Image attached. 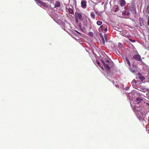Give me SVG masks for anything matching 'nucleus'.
<instances>
[{
	"mask_svg": "<svg viewBox=\"0 0 149 149\" xmlns=\"http://www.w3.org/2000/svg\"><path fill=\"white\" fill-rule=\"evenodd\" d=\"M105 40L106 41H107V38H104Z\"/></svg>",
	"mask_w": 149,
	"mask_h": 149,
	"instance_id": "7c9ffc66",
	"label": "nucleus"
},
{
	"mask_svg": "<svg viewBox=\"0 0 149 149\" xmlns=\"http://www.w3.org/2000/svg\"><path fill=\"white\" fill-rule=\"evenodd\" d=\"M68 11L71 14H73V13L74 12L73 10L70 8H69L68 9Z\"/></svg>",
	"mask_w": 149,
	"mask_h": 149,
	"instance_id": "ddd939ff",
	"label": "nucleus"
},
{
	"mask_svg": "<svg viewBox=\"0 0 149 149\" xmlns=\"http://www.w3.org/2000/svg\"><path fill=\"white\" fill-rule=\"evenodd\" d=\"M101 38L102 40L103 41L104 43V38Z\"/></svg>",
	"mask_w": 149,
	"mask_h": 149,
	"instance_id": "bb28decb",
	"label": "nucleus"
},
{
	"mask_svg": "<svg viewBox=\"0 0 149 149\" xmlns=\"http://www.w3.org/2000/svg\"><path fill=\"white\" fill-rule=\"evenodd\" d=\"M120 4L122 7L125 6L126 3L125 1L124 0H120Z\"/></svg>",
	"mask_w": 149,
	"mask_h": 149,
	"instance_id": "1a4fd4ad",
	"label": "nucleus"
},
{
	"mask_svg": "<svg viewBox=\"0 0 149 149\" xmlns=\"http://www.w3.org/2000/svg\"><path fill=\"white\" fill-rule=\"evenodd\" d=\"M136 101L137 102V104H139L141 103H144V100L140 97H138L136 98Z\"/></svg>",
	"mask_w": 149,
	"mask_h": 149,
	"instance_id": "39448f33",
	"label": "nucleus"
},
{
	"mask_svg": "<svg viewBox=\"0 0 149 149\" xmlns=\"http://www.w3.org/2000/svg\"><path fill=\"white\" fill-rule=\"evenodd\" d=\"M127 64L129 65V66H130V62L129 60L127 57H126L125 58Z\"/></svg>",
	"mask_w": 149,
	"mask_h": 149,
	"instance_id": "f8f14e48",
	"label": "nucleus"
},
{
	"mask_svg": "<svg viewBox=\"0 0 149 149\" xmlns=\"http://www.w3.org/2000/svg\"><path fill=\"white\" fill-rule=\"evenodd\" d=\"M138 76H139V78L141 79V81L143 82H144V81L145 80V78L139 72L138 74Z\"/></svg>",
	"mask_w": 149,
	"mask_h": 149,
	"instance_id": "6e6552de",
	"label": "nucleus"
},
{
	"mask_svg": "<svg viewBox=\"0 0 149 149\" xmlns=\"http://www.w3.org/2000/svg\"><path fill=\"white\" fill-rule=\"evenodd\" d=\"M87 2L85 1H82L81 2V5L82 8H85L86 7Z\"/></svg>",
	"mask_w": 149,
	"mask_h": 149,
	"instance_id": "423d86ee",
	"label": "nucleus"
},
{
	"mask_svg": "<svg viewBox=\"0 0 149 149\" xmlns=\"http://www.w3.org/2000/svg\"><path fill=\"white\" fill-rule=\"evenodd\" d=\"M97 64L98 65V66H99L103 70V67L100 66V63L98 61L97 62Z\"/></svg>",
	"mask_w": 149,
	"mask_h": 149,
	"instance_id": "6ab92c4d",
	"label": "nucleus"
},
{
	"mask_svg": "<svg viewBox=\"0 0 149 149\" xmlns=\"http://www.w3.org/2000/svg\"><path fill=\"white\" fill-rule=\"evenodd\" d=\"M119 10V7H117L116 8L114 11L115 12H116L118 11Z\"/></svg>",
	"mask_w": 149,
	"mask_h": 149,
	"instance_id": "4be33fe9",
	"label": "nucleus"
},
{
	"mask_svg": "<svg viewBox=\"0 0 149 149\" xmlns=\"http://www.w3.org/2000/svg\"><path fill=\"white\" fill-rule=\"evenodd\" d=\"M95 11L96 12V14H97L98 13H99V12H97V11H95Z\"/></svg>",
	"mask_w": 149,
	"mask_h": 149,
	"instance_id": "c756f323",
	"label": "nucleus"
},
{
	"mask_svg": "<svg viewBox=\"0 0 149 149\" xmlns=\"http://www.w3.org/2000/svg\"><path fill=\"white\" fill-rule=\"evenodd\" d=\"M89 35L91 36H92L93 37V33L92 32H90L89 33Z\"/></svg>",
	"mask_w": 149,
	"mask_h": 149,
	"instance_id": "b1692460",
	"label": "nucleus"
},
{
	"mask_svg": "<svg viewBox=\"0 0 149 149\" xmlns=\"http://www.w3.org/2000/svg\"><path fill=\"white\" fill-rule=\"evenodd\" d=\"M104 36L103 34L102 33L100 34V36L101 37H107V35L105 33H103Z\"/></svg>",
	"mask_w": 149,
	"mask_h": 149,
	"instance_id": "4468645a",
	"label": "nucleus"
},
{
	"mask_svg": "<svg viewBox=\"0 0 149 149\" xmlns=\"http://www.w3.org/2000/svg\"><path fill=\"white\" fill-rule=\"evenodd\" d=\"M75 15L76 22H78V19H79L80 20L83 21L82 15L80 13H79L78 12H76L75 13Z\"/></svg>",
	"mask_w": 149,
	"mask_h": 149,
	"instance_id": "f03ea898",
	"label": "nucleus"
},
{
	"mask_svg": "<svg viewBox=\"0 0 149 149\" xmlns=\"http://www.w3.org/2000/svg\"><path fill=\"white\" fill-rule=\"evenodd\" d=\"M107 27L106 25L105 24H103L101 26L99 29V30L100 31H107Z\"/></svg>",
	"mask_w": 149,
	"mask_h": 149,
	"instance_id": "7ed1b4c3",
	"label": "nucleus"
},
{
	"mask_svg": "<svg viewBox=\"0 0 149 149\" xmlns=\"http://www.w3.org/2000/svg\"><path fill=\"white\" fill-rule=\"evenodd\" d=\"M118 47L120 49H121L123 47L122 44L120 43H118Z\"/></svg>",
	"mask_w": 149,
	"mask_h": 149,
	"instance_id": "f3484780",
	"label": "nucleus"
},
{
	"mask_svg": "<svg viewBox=\"0 0 149 149\" xmlns=\"http://www.w3.org/2000/svg\"><path fill=\"white\" fill-rule=\"evenodd\" d=\"M137 83V81H136L134 79L133 80V81H132V84H136V83Z\"/></svg>",
	"mask_w": 149,
	"mask_h": 149,
	"instance_id": "5701e85b",
	"label": "nucleus"
},
{
	"mask_svg": "<svg viewBox=\"0 0 149 149\" xmlns=\"http://www.w3.org/2000/svg\"><path fill=\"white\" fill-rule=\"evenodd\" d=\"M129 40L131 42H136V40H132L130 38L129 39Z\"/></svg>",
	"mask_w": 149,
	"mask_h": 149,
	"instance_id": "412c9836",
	"label": "nucleus"
},
{
	"mask_svg": "<svg viewBox=\"0 0 149 149\" xmlns=\"http://www.w3.org/2000/svg\"><path fill=\"white\" fill-rule=\"evenodd\" d=\"M123 14H125V15H129V13L128 12H127L126 11H125L123 13Z\"/></svg>",
	"mask_w": 149,
	"mask_h": 149,
	"instance_id": "aec40b11",
	"label": "nucleus"
},
{
	"mask_svg": "<svg viewBox=\"0 0 149 149\" xmlns=\"http://www.w3.org/2000/svg\"><path fill=\"white\" fill-rule=\"evenodd\" d=\"M139 22L141 26H144V20L142 18H140Z\"/></svg>",
	"mask_w": 149,
	"mask_h": 149,
	"instance_id": "0eeeda50",
	"label": "nucleus"
},
{
	"mask_svg": "<svg viewBox=\"0 0 149 149\" xmlns=\"http://www.w3.org/2000/svg\"><path fill=\"white\" fill-rule=\"evenodd\" d=\"M147 24L148 25H149V20H148Z\"/></svg>",
	"mask_w": 149,
	"mask_h": 149,
	"instance_id": "c85d7f7f",
	"label": "nucleus"
},
{
	"mask_svg": "<svg viewBox=\"0 0 149 149\" xmlns=\"http://www.w3.org/2000/svg\"><path fill=\"white\" fill-rule=\"evenodd\" d=\"M113 45L114 46V47L115 46V45L114 44H113Z\"/></svg>",
	"mask_w": 149,
	"mask_h": 149,
	"instance_id": "72a5a7b5",
	"label": "nucleus"
},
{
	"mask_svg": "<svg viewBox=\"0 0 149 149\" xmlns=\"http://www.w3.org/2000/svg\"><path fill=\"white\" fill-rule=\"evenodd\" d=\"M91 18L95 19V15L93 13H92L91 14Z\"/></svg>",
	"mask_w": 149,
	"mask_h": 149,
	"instance_id": "a211bd4d",
	"label": "nucleus"
},
{
	"mask_svg": "<svg viewBox=\"0 0 149 149\" xmlns=\"http://www.w3.org/2000/svg\"><path fill=\"white\" fill-rule=\"evenodd\" d=\"M36 1L37 3H40V2L41 1L40 0H36Z\"/></svg>",
	"mask_w": 149,
	"mask_h": 149,
	"instance_id": "a878e982",
	"label": "nucleus"
},
{
	"mask_svg": "<svg viewBox=\"0 0 149 149\" xmlns=\"http://www.w3.org/2000/svg\"><path fill=\"white\" fill-rule=\"evenodd\" d=\"M148 20H149V16L148 17Z\"/></svg>",
	"mask_w": 149,
	"mask_h": 149,
	"instance_id": "473e14b6",
	"label": "nucleus"
},
{
	"mask_svg": "<svg viewBox=\"0 0 149 149\" xmlns=\"http://www.w3.org/2000/svg\"><path fill=\"white\" fill-rule=\"evenodd\" d=\"M61 5L59 1H56L54 5V7H60Z\"/></svg>",
	"mask_w": 149,
	"mask_h": 149,
	"instance_id": "9b49d317",
	"label": "nucleus"
},
{
	"mask_svg": "<svg viewBox=\"0 0 149 149\" xmlns=\"http://www.w3.org/2000/svg\"><path fill=\"white\" fill-rule=\"evenodd\" d=\"M40 4L45 7H46L47 6V5L45 3L42 1L40 2Z\"/></svg>",
	"mask_w": 149,
	"mask_h": 149,
	"instance_id": "2eb2a0df",
	"label": "nucleus"
},
{
	"mask_svg": "<svg viewBox=\"0 0 149 149\" xmlns=\"http://www.w3.org/2000/svg\"><path fill=\"white\" fill-rule=\"evenodd\" d=\"M102 21H97V25L100 26L102 24Z\"/></svg>",
	"mask_w": 149,
	"mask_h": 149,
	"instance_id": "dca6fc26",
	"label": "nucleus"
},
{
	"mask_svg": "<svg viewBox=\"0 0 149 149\" xmlns=\"http://www.w3.org/2000/svg\"><path fill=\"white\" fill-rule=\"evenodd\" d=\"M85 19H86V17H85Z\"/></svg>",
	"mask_w": 149,
	"mask_h": 149,
	"instance_id": "f704fd0d",
	"label": "nucleus"
},
{
	"mask_svg": "<svg viewBox=\"0 0 149 149\" xmlns=\"http://www.w3.org/2000/svg\"><path fill=\"white\" fill-rule=\"evenodd\" d=\"M146 11L147 13H149V5L147 7Z\"/></svg>",
	"mask_w": 149,
	"mask_h": 149,
	"instance_id": "393cba45",
	"label": "nucleus"
},
{
	"mask_svg": "<svg viewBox=\"0 0 149 149\" xmlns=\"http://www.w3.org/2000/svg\"><path fill=\"white\" fill-rule=\"evenodd\" d=\"M131 71L133 72H135V70H131Z\"/></svg>",
	"mask_w": 149,
	"mask_h": 149,
	"instance_id": "cd10ccee",
	"label": "nucleus"
},
{
	"mask_svg": "<svg viewBox=\"0 0 149 149\" xmlns=\"http://www.w3.org/2000/svg\"><path fill=\"white\" fill-rule=\"evenodd\" d=\"M133 59L138 61H142L140 56L139 54L134 55L133 57Z\"/></svg>",
	"mask_w": 149,
	"mask_h": 149,
	"instance_id": "20e7f679",
	"label": "nucleus"
},
{
	"mask_svg": "<svg viewBox=\"0 0 149 149\" xmlns=\"http://www.w3.org/2000/svg\"><path fill=\"white\" fill-rule=\"evenodd\" d=\"M141 109L140 107H138L136 106H134V111H140Z\"/></svg>",
	"mask_w": 149,
	"mask_h": 149,
	"instance_id": "9d476101",
	"label": "nucleus"
},
{
	"mask_svg": "<svg viewBox=\"0 0 149 149\" xmlns=\"http://www.w3.org/2000/svg\"><path fill=\"white\" fill-rule=\"evenodd\" d=\"M119 53L120 54H122V52H121V51L120 52H119Z\"/></svg>",
	"mask_w": 149,
	"mask_h": 149,
	"instance_id": "2f4dec72",
	"label": "nucleus"
},
{
	"mask_svg": "<svg viewBox=\"0 0 149 149\" xmlns=\"http://www.w3.org/2000/svg\"><path fill=\"white\" fill-rule=\"evenodd\" d=\"M102 63L104 64L105 69L107 70H110V68H111L113 65V63L111 62H110L108 60H106L105 61L102 60L101 61Z\"/></svg>",
	"mask_w": 149,
	"mask_h": 149,
	"instance_id": "f257e3e1",
	"label": "nucleus"
}]
</instances>
